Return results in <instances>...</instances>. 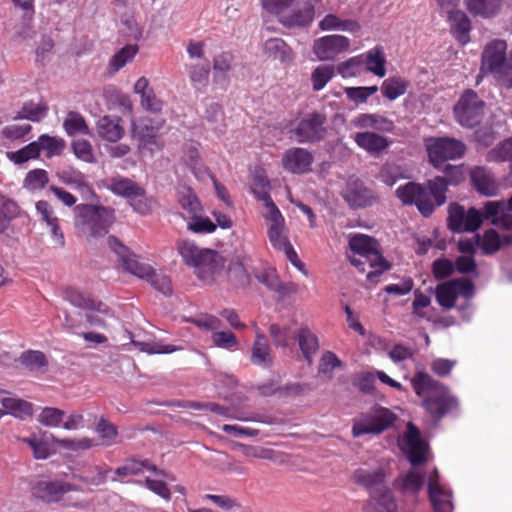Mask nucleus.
Returning <instances> with one entry per match:
<instances>
[{
  "instance_id": "obj_1",
  "label": "nucleus",
  "mask_w": 512,
  "mask_h": 512,
  "mask_svg": "<svg viewBox=\"0 0 512 512\" xmlns=\"http://www.w3.org/2000/svg\"><path fill=\"white\" fill-rule=\"evenodd\" d=\"M411 385L422 400L421 406L435 423L458 405L449 388L427 372L417 371L411 378Z\"/></svg>"
},
{
  "instance_id": "obj_2",
  "label": "nucleus",
  "mask_w": 512,
  "mask_h": 512,
  "mask_svg": "<svg viewBox=\"0 0 512 512\" xmlns=\"http://www.w3.org/2000/svg\"><path fill=\"white\" fill-rule=\"evenodd\" d=\"M447 183L444 178L437 176L425 184L408 182L399 186L395 193L405 205H416L419 212L428 217L436 207L446 201Z\"/></svg>"
},
{
  "instance_id": "obj_3",
  "label": "nucleus",
  "mask_w": 512,
  "mask_h": 512,
  "mask_svg": "<svg viewBox=\"0 0 512 512\" xmlns=\"http://www.w3.org/2000/svg\"><path fill=\"white\" fill-rule=\"evenodd\" d=\"M349 247L352 253L348 257L353 266L361 272L365 271L366 264L373 269L367 274V279L370 282H376L377 278L390 268L389 263L381 255L379 244L374 238L364 234L350 235Z\"/></svg>"
},
{
  "instance_id": "obj_4",
  "label": "nucleus",
  "mask_w": 512,
  "mask_h": 512,
  "mask_svg": "<svg viewBox=\"0 0 512 512\" xmlns=\"http://www.w3.org/2000/svg\"><path fill=\"white\" fill-rule=\"evenodd\" d=\"M73 212L75 228L88 240L104 237L115 222V210L103 205L79 204Z\"/></svg>"
},
{
  "instance_id": "obj_5",
  "label": "nucleus",
  "mask_w": 512,
  "mask_h": 512,
  "mask_svg": "<svg viewBox=\"0 0 512 512\" xmlns=\"http://www.w3.org/2000/svg\"><path fill=\"white\" fill-rule=\"evenodd\" d=\"M352 479L369 492L373 512H398L396 501L385 485L383 469L360 467L353 472Z\"/></svg>"
},
{
  "instance_id": "obj_6",
  "label": "nucleus",
  "mask_w": 512,
  "mask_h": 512,
  "mask_svg": "<svg viewBox=\"0 0 512 512\" xmlns=\"http://www.w3.org/2000/svg\"><path fill=\"white\" fill-rule=\"evenodd\" d=\"M108 245L117 254L119 262L126 271L141 279L147 280L161 293L165 295L171 294V280L168 276L157 274L150 265L140 263L137 260L136 255L132 253L129 248L123 245L116 237L109 236Z\"/></svg>"
},
{
  "instance_id": "obj_7",
  "label": "nucleus",
  "mask_w": 512,
  "mask_h": 512,
  "mask_svg": "<svg viewBox=\"0 0 512 512\" xmlns=\"http://www.w3.org/2000/svg\"><path fill=\"white\" fill-rule=\"evenodd\" d=\"M485 218V213L471 207L468 210L458 203H452L448 207V228L454 233L475 232L479 229Z\"/></svg>"
},
{
  "instance_id": "obj_8",
  "label": "nucleus",
  "mask_w": 512,
  "mask_h": 512,
  "mask_svg": "<svg viewBox=\"0 0 512 512\" xmlns=\"http://www.w3.org/2000/svg\"><path fill=\"white\" fill-rule=\"evenodd\" d=\"M484 102L472 90L466 91L454 108V114L461 126L474 127L484 115Z\"/></svg>"
},
{
  "instance_id": "obj_9",
  "label": "nucleus",
  "mask_w": 512,
  "mask_h": 512,
  "mask_svg": "<svg viewBox=\"0 0 512 512\" xmlns=\"http://www.w3.org/2000/svg\"><path fill=\"white\" fill-rule=\"evenodd\" d=\"M394 420V414L388 409H376L373 412L354 420L352 435L357 438L365 434H379L392 426Z\"/></svg>"
},
{
  "instance_id": "obj_10",
  "label": "nucleus",
  "mask_w": 512,
  "mask_h": 512,
  "mask_svg": "<svg viewBox=\"0 0 512 512\" xmlns=\"http://www.w3.org/2000/svg\"><path fill=\"white\" fill-rule=\"evenodd\" d=\"M474 284L468 279H453L437 285L436 300L444 309H451L458 296L470 299L474 295Z\"/></svg>"
},
{
  "instance_id": "obj_11",
  "label": "nucleus",
  "mask_w": 512,
  "mask_h": 512,
  "mask_svg": "<svg viewBox=\"0 0 512 512\" xmlns=\"http://www.w3.org/2000/svg\"><path fill=\"white\" fill-rule=\"evenodd\" d=\"M427 152L430 162L439 168L446 160L462 157L465 145L453 138H436L427 143Z\"/></svg>"
},
{
  "instance_id": "obj_12",
  "label": "nucleus",
  "mask_w": 512,
  "mask_h": 512,
  "mask_svg": "<svg viewBox=\"0 0 512 512\" xmlns=\"http://www.w3.org/2000/svg\"><path fill=\"white\" fill-rule=\"evenodd\" d=\"M161 125H154L153 120L148 117L132 122V137L138 141L140 151L153 154L162 148L163 144L157 135Z\"/></svg>"
},
{
  "instance_id": "obj_13",
  "label": "nucleus",
  "mask_w": 512,
  "mask_h": 512,
  "mask_svg": "<svg viewBox=\"0 0 512 512\" xmlns=\"http://www.w3.org/2000/svg\"><path fill=\"white\" fill-rule=\"evenodd\" d=\"M507 44L503 40H493L482 53L481 73H491L498 80L504 78V63Z\"/></svg>"
},
{
  "instance_id": "obj_14",
  "label": "nucleus",
  "mask_w": 512,
  "mask_h": 512,
  "mask_svg": "<svg viewBox=\"0 0 512 512\" xmlns=\"http://www.w3.org/2000/svg\"><path fill=\"white\" fill-rule=\"evenodd\" d=\"M325 123L326 116L324 114L319 112L308 113L298 123L294 129V134L301 143L321 140L326 133Z\"/></svg>"
},
{
  "instance_id": "obj_15",
  "label": "nucleus",
  "mask_w": 512,
  "mask_h": 512,
  "mask_svg": "<svg viewBox=\"0 0 512 512\" xmlns=\"http://www.w3.org/2000/svg\"><path fill=\"white\" fill-rule=\"evenodd\" d=\"M402 450L414 466L423 464L428 459V446L421 439L419 430L412 423L407 426V431L402 440Z\"/></svg>"
},
{
  "instance_id": "obj_16",
  "label": "nucleus",
  "mask_w": 512,
  "mask_h": 512,
  "mask_svg": "<svg viewBox=\"0 0 512 512\" xmlns=\"http://www.w3.org/2000/svg\"><path fill=\"white\" fill-rule=\"evenodd\" d=\"M342 196L354 209L371 206L376 201L374 192L363 181L355 178H350L347 181Z\"/></svg>"
},
{
  "instance_id": "obj_17",
  "label": "nucleus",
  "mask_w": 512,
  "mask_h": 512,
  "mask_svg": "<svg viewBox=\"0 0 512 512\" xmlns=\"http://www.w3.org/2000/svg\"><path fill=\"white\" fill-rule=\"evenodd\" d=\"M350 40L342 35H327L314 41L313 52L321 60H332L337 55L348 51Z\"/></svg>"
},
{
  "instance_id": "obj_18",
  "label": "nucleus",
  "mask_w": 512,
  "mask_h": 512,
  "mask_svg": "<svg viewBox=\"0 0 512 512\" xmlns=\"http://www.w3.org/2000/svg\"><path fill=\"white\" fill-rule=\"evenodd\" d=\"M428 494L434 512H452V493L439 482L438 471L434 469L428 477Z\"/></svg>"
},
{
  "instance_id": "obj_19",
  "label": "nucleus",
  "mask_w": 512,
  "mask_h": 512,
  "mask_svg": "<svg viewBox=\"0 0 512 512\" xmlns=\"http://www.w3.org/2000/svg\"><path fill=\"white\" fill-rule=\"evenodd\" d=\"M72 490L73 486L67 482L40 480L32 486L31 492L35 498L53 503L60 501L64 494Z\"/></svg>"
},
{
  "instance_id": "obj_20",
  "label": "nucleus",
  "mask_w": 512,
  "mask_h": 512,
  "mask_svg": "<svg viewBox=\"0 0 512 512\" xmlns=\"http://www.w3.org/2000/svg\"><path fill=\"white\" fill-rule=\"evenodd\" d=\"M485 218L495 226L512 229V195L507 201H488L484 204Z\"/></svg>"
},
{
  "instance_id": "obj_21",
  "label": "nucleus",
  "mask_w": 512,
  "mask_h": 512,
  "mask_svg": "<svg viewBox=\"0 0 512 512\" xmlns=\"http://www.w3.org/2000/svg\"><path fill=\"white\" fill-rule=\"evenodd\" d=\"M223 257L215 250H205L201 261L194 268L196 276L205 283H212L224 268Z\"/></svg>"
},
{
  "instance_id": "obj_22",
  "label": "nucleus",
  "mask_w": 512,
  "mask_h": 512,
  "mask_svg": "<svg viewBox=\"0 0 512 512\" xmlns=\"http://www.w3.org/2000/svg\"><path fill=\"white\" fill-rule=\"evenodd\" d=\"M312 162V154L306 149L298 147L287 150L282 158L284 169L295 174L310 171Z\"/></svg>"
},
{
  "instance_id": "obj_23",
  "label": "nucleus",
  "mask_w": 512,
  "mask_h": 512,
  "mask_svg": "<svg viewBox=\"0 0 512 512\" xmlns=\"http://www.w3.org/2000/svg\"><path fill=\"white\" fill-rule=\"evenodd\" d=\"M470 179L474 188L487 197L498 193L499 185L493 173L486 167L476 166L470 171Z\"/></svg>"
},
{
  "instance_id": "obj_24",
  "label": "nucleus",
  "mask_w": 512,
  "mask_h": 512,
  "mask_svg": "<svg viewBox=\"0 0 512 512\" xmlns=\"http://www.w3.org/2000/svg\"><path fill=\"white\" fill-rule=\"evenodd\" d=\"M314 18V6L310 1L303 2L292 8L283 14L280 22L290 28L305 27L309 25Z\"/></svg>"
},
{
  "instance_id": "obj_25",
  "label": "nucleus",
  "mask_w": 512,
  "mask_h": 512,
  "mask_svg": "<svg viewBox=\"0 0 512 512\" xmlns=\"http://www.w3.org/2000/svg\"><path fill=\"white\" fill-rule=\"evenodd\" d=\"M121 122V118L117 116L106 115L101 117L96 124L98 136L107 142H118L125 134V129Z\"/></svg>"
},
{
  "instance_id": "obj_26",
  "label": "nucleus",
  "mask_w": 512,
  "mask_h": 512,
  "mask_svg": "<svg viewBox=\"0 0 512 512\" xmlns=\"http://www.w3.org/2000/svg\"><path fill=\"white\" fill-rule=\"evenodd\" d=\"M36 211L40 216V220L45 222L46 225L50 228L52 238L55 243L59 246L63 247L65 245L64 234L60 229L59 220L54 215V210L51 205L44 200H40L35 204Z\"/></svg>"
},
{
  "instance_id": "obj_27",
  "label": "nucleus",
  "mask_w": 512,
  "mask_h": 512,
  "mask_svg": "<svg viewBox=\"0 0 512 512\" xmlns=\"http://www.w3.org/2000/svg\"><path fill=\"white\" fill-rule=\"evenodd\" d=\"M355 143L369 153H379L385 150L390 141L374 132H358L353 135Z\"/></svg>"
},
{
  "instance_id": "obj_28",
  "label": "nucleus",
  "mask_w": 512,
  "mask_h": 512,
  "mask_svg": "<svg viewBox=\"0 0 512 512\" xmlns=\"http://www.w3.org/2000/svg\"><path fill=\"white\" fill-rule=\"evenodd\" d=\"M1 407L5 414H10L16 418L25 419L32 415V404L10 396V393L4 390Z\"/></svg>"
},
{
  "instance_id": "obj_29",
  "label": "nucleus",
  "mask_w": 512,
  "mask_h": 512,
  "mask_svg": "<svg viewBox=\"0 0 512 512\" xmlns=\"http://www.w3.org/2000/svg\"><path fill=\"white\" fill-rule=\"evenodd\" d=\"M107 188L115 195L126 198L140 196L142 187L129 178L117 176L109 179Z\"/></svg>"
},
{
  "instance_id": "obj_30",
  "label": "nucleus",
  "mask_w": 512,
  "mask_h": 512,
  "mask_svg": "<svg viewBox=\"0 0 512 512\" xmlns=\"http://www.w3.org/2000/svg\"><path fill=\"white\" fill-rule=\"evenodd\" d=\"M251 362L262 367L272 364L270 345L266 336L258 328H256V339L252 347Z\"/></svg>"
},
{
  "instance_id": "obj_31",
  "label": "nucleus",
  "mask_w": 512,
  "mask_h": 512,
  "mask_svg": "<svg viewBox=\"0 0 512 512\" xmlns=\"http://www.w3.org/2000/svg\"><path fill=\"white\" fill-rule=\"evenodd\" d=\"M362 55L363 68L378 77H384L386 74V58L382 47L376 46Z\"/></svg>"
},
{
  "instance_id": "obj_32",
  "label": "nucleus",
  "mask_w": 512,
  "mask_h": 512,
  "mask_svg": "<svg viewBox=\"0 0 512 512\" xmlns=\"http://www.w3.org/2000/svg\"><path fill=\"white\" fill-rule=\"evenodd\" d=\"M65 299L68 300L73 306L81 309H94L102 315H110V308L100 301H94L86 298L81 292L67 288L65 290Z\"/></svg>"
},
{
  "instance_id": "obj_33",
  "label": "nucleus",
  "mask_w": 512,
  "mask_h": 512,
  "mask_svg": "<svg viewBox=\"0 0 512 512\" xmlns=\"http://www.w3.org/2000/svg\"><path fill=\"white\" fill-rule=\"evenodd\" d=\"M353 125L358 128H371L381 132H391L394 129V123L379 114H359L354 120Z\"/></svg>"
},
{
  "instance_id": "obj_34",
  "label": "nucleus",
  "mask_w": 512,
  "mask_h": 512,
  "mask_svg": "<svg viewBox=\"0 0 512 512\" xmlns=\"http://www.w3.org/2000/svg\"><path fill=\"white\" fill-rule=\"evenodd\" d=\"M131 343L140 351L148 354H168L181 350V347L175 345H164L161 342L154 341L151 338L145 340L135 339L130 331H126Z\"/></svg>"
},
{
  "instance_id": "obj_35",
  "label": "nucleus",
  "mask_w": 512,
  "mask_h": 512,
  "mask_svg": "<svg viewBox=\"0 0 512 512\" xmlns=\"http://www.w3.org/2000/svg\"><path fill=\"white\" fill-rule=\"evenodd\" d=\"M396 487L405 494L416 495L424 484V474L417 469H411L406 474L399 476Z\"/></svg>"
},
{
  "instance_id": "obj_36",
  "label": "nucleus",
  "mask_w": 512,
  "mask_h": 512,
  "mask_svg": "<svg viewBox=\"0 0 512 512\" xmlns=\"http://www.w3.org/2000/svg\"><path fill=\"white\" fill-rule=\"evenodd\" d=\"M257 280L267 287L270 291L276 292L281 296L294 292L293 285H284L273 269H265L256 274Z\"/></svg>"
},
{
  "instance_id": "obj_37",
  "label": "nucleus",
  "mask_w": 512,
  "mask_h": 512,
  "mask_svg": "<svg viewBox=\"0 0 512 512\" xmlns=\"http://www.w3.org/2000/svg\"><path fill=\"white\" fill-rule=\"evenodd\" d=\"M449 21L451 30L457 40L461 44H466L469 41V31L471 28L467 15L460 10H456L449 14Z\"/></svg>"
},
{
  "instance_id": "obj_38",
  "label": "nucleus",
  "mask_w": 512,
  "mask_h": 512,
  "mask_svg": "<svg viewBox=\"0 0 512 512\" xmlns=\"http://www.w3.org/2000/svg\"><path fill=\"white\" fill-rule=\"evenodd\" d=\"M205 250V248H199L190 240H179L177 242V251L182 257L183 262L193 268L201 261Z\"/></svg>"
},
{
  "instance_id": "obj_39",
  "label": "nucleus",
  "mask_w": 512,
  "mask_h": 512,
  "mask_svg": "<svg viewBox=\"0 0 512 512\" xmlns=\"http://www.w3.org/2000/svg\"><path fill=\"white\" fill-rule=\"evenodd\" d=\"M178 202L182 209V217L186 221L199 213H203V206L196 194L190 189H185L180 193Z\"/></svg>"
},
{
  "instance_id": "obj_40",
  "label": "nucleus",
  "mask_w": 512,
  "mask_h": 512,
  "mask_svg": "<svg viewBox=\"0 0 512 512\" xmlns=\"http://www.w3.org/2000/svg\"><path fill=\"white\" fill-rule=\"evenodd\" d=\"M297 339L304 358L311 364L313 362V355L319 348L317 336L308 328L304 327L299 330Z\"/></svg>"
},
{
  "instance_id": "obj_41",
  "label": "nucleus",
  "mask_w": 512,
  "mask_h": 512,
  "mask_svg": "<svg viewBox=\"0 0 512 512\" xmlns=\"http://www.w3.org/2000/svg\"><path fill=\"white\" fill-rule=\"evenodd\" d=\"M512 242V235L501 237L494 229L487 230L480 238L479 246L486 254L498 251L502 246Z\"/></svg>"
},
{
  "instance_id": "obj_42",
  "label": "nucleus",
  "mask_w": 512,
  "mask_h": 512,
  "mask_svg": "<svg viewBox=\"0 0 512 512\" xmlns=\"http://www.w3.org/2000/svg\"><path fill=\"white\" fill-rule=\"evenodd\" d=\"M37 144L40 152L44 151L48 158L61 155L66 146L64 139L47 134L39 136Z\"/></svg>"
},
{
  "instance_id": "obj_43",
  "label": "nucleus",
  "mask_w": 512,
  "mask_h": 512,
  "mask_svg": "<svg viewBox=\"0 0 512 512\" xmlns=\"http://www.w3.org/2000/svg\"><path fill=\"white\" fill-rule=\"evenodd\" d=\"M63 128L69 136L77 134L90 135V130L84 117L78 112L70 111L63 122Z\"/></svg>"
},
{
  "instance_id": "obj_44",
  "label": "nucleus",
  "mask_w": 512,
  "mask_h": 512,
  "mask_svg": "<svg viewBox=\"0 0 512 512\" xmlns=\"http://www.w3.org/2000/svg\"><path fill=\"white\" fill-rule=\"evenodd\" d=\"M265 53L282 62L292 60L291 49L280 38L268 39L264 44Z\"/></svg>"
},
{
  "instance_id": "obj_45",
  "label": "nucleus",
  "mask_w": 512,
  "mask_h": 512,
  "mask_svg": "<svg viewBox=\"0 0 512 512\" xmlns=\"http://www.w3.org/2000/svg\"><path fill=\"white\" fill-rule=\"evenodd\" d=\"M408 83L400 77H389L383 81L381 91L384 97L395 100L407 90Z\"/></svg>"
},
{
  "instance_id": "obj_46",
  "label": "nucleus",
  "mask_w": 512,
  "mask_h": 512,
  "mask_svg": "<svg viewBox=\"0 0 512 512\" xmlns=\"http://www.w3.org/2000/svg\"><path fill=\"white\" fill-rule=\"evenodd\" d=\"M235 57L232 53L223 51L213 58L214 78H226L229 71L233 69Z\"/></svg>"
},
{
  "instance_id": "obj_47",
  "label": "nucleus",
  "mask_w": 512,
  "mask_h": 512,
  "mask_svg": "<svg viewBox=\"0 0 512 512\" xmlns=\"http://www.w3.org/2000/svg\"><path fill=\"white\" fill-rule=\"evenodd\" d=\"M500 3V0H467V7L476 15L489 17L499 10Z\"/></svg>"
},
{
  "instance_id": "obj_48",
  "label": "nucleus",
  "mask_w": 512,
  "mask_h": 512,
  "mask_svg": "<svg viewBox=\"0 0 512 512\" xmlns=\"http://www.w3.org/2000/svg\"><path fill=\"white\" fill-rule=\"evenodd\" d=\"M136 44H128L121 48L110 60V66L114 72L119 71L127 63L131 62L138 53Z\"/></svg>"
},
{
  "instance_id": "obj_49",
  "label": "nucleus",
  "mask_w": 512,
  "mask_h": 512,
  "mask_svg": "<svg viewBox=\"0 0 512 512\" xmlns=\"http://www.w3.org/2000/svg\"><path fill=\"white\" fill-rule=\"evenodd\" d=\"M199 213L187 220V229L195 234H210L216 230L217 225L208 217Z\"/></svg>"
},
{
  "instance_id": "obj_50",
  "label": "nucleus",
  "mask_w": 512,
  "mask_h": 512,
  "mask_svg": "<svg viewBox=\"0 0 512 512\" xmlns=\"http://www.w3.org/2000/svg\"><path fill=\"white\" fill-rule=\"evenodd\" d=\"M127 464H128L129 472L131 475H138L144 469H146L148 471L153 472L156 476L166 478L170 481L174 480V477L171 474L167 473L164 470L158 469L154 464L150 463L149 460L139 461V460L131 459V460L127 461Z\"/></svg>"
},
{
  "instance_id": "obj_51",
  "label": "nucleus",
  "mask_w": 512,
  "mask_h": 512,
  "mask_svg": "<svg viewBox=\"0 0 512 512\" xmlns=\"http://www.w3.org/2000/svg\"><path fill=\"white\" fill-rule=\"evenodd\" d=\"M334 67L331 65H319L311 74V82L314 91L322 90L325 85L333 78Z\"/></svg>"
},
{
  "instance_id": "obj_52",
  "label": "nucleus",
  "mask_w": 512,
  "mask_h": 512,
  "mask_svg": "<svg viewBox=\"0 0 512 512\" xmlns=\"http://www.w3.org/2000/svg\"><path fill=\"white\" fill-rule=\"evenodd\" d=\"M364 71L362 64V55L354 56L337 65V72L343 78L354 77L360 75Z\"/></svg>"
},
{
  "instance_id": "obj_53",
  "label": "nucleus",
  "mask_w": 512,
  "mask_h": 512,
  "mask_svg": "<svg viewBox=\"0 0 512 512\" xmlns=\"http://www.w3.org/2000/svg\"><path fill=\"white\" fill-rule=\"evenodd\" d=\"M128 202L134 211L141 215L150 214L157 204L156 200L152 196H148L143 188L140 196L131 197Z\"/></svg>"
},
{
  "instance_id": "obj_54",
  "label": "nucleus",
  "mask_w": 512,
  "mask_h": 512,
  "mask_svg": "<svg viewBox=\"0 0 512 512\" xmlns=\"http://www.w3.org/2000/svg\"><path fill=\"white\" fill-rule=\"evenodd\" d=\"M228 279L237 288H244L250 284V276L241 263H234L229 266Z\"/></svg>"
},
{
  "instance_id": "obj_55",
  "label": "nucleus",
  "mask_w": 512,
  "mask_h": 512,
  "mask_svg": "<svg viewBox=\"0 0 512 512\" xmlns=\"http://www.w3.org/2000/svg\"><path fill=\"white\" fill-rule=\"evenodd\" d=\"M190 81L195 86H206L209 81L210 66L208 64L196 63L188 67Z\"/></svg>"
},
{
  "instance_id": "obj_56",
  "label": "nucleus",
  "mask_w": 512,
  "mask_h": 512,
  "mask_svg": "<svg viewBox=\"0 0 512 512\" xmlns=\"http://www.w3.org/2000/svg\"><path fill=\"white\" fill-rule=\"evenodd\" d=\"M20 363L30 370H39L47 365V359L44 353L40 351L29 350L23 352L19 358Z\"/></svg>"
},
{
  "instance_id": "obj_57",
  "label": "nucleus",
  "mask_w": 512,
  "mask_h": 512,
  "mask_svg": "<svg viewBox=\"0 0 512 512\" xmlns=\"http://www.w3.org/2000/svg\"><path fill=\"white\" fill-rule=\"evenodd\" d=\"M40 150L37 144V140L34 142H31L27 146L23 147L22 149L15 151V152H9L8 158L13 161L16 164H22L30 159H35L39 156Z\"/></svg>"
},
{
  "instance_id": "obj_58",
  "label": "nucleus",
  "mask_w": 512,
  "mask_h": 512,
  "mask_svg": "<svg viewBox=\"0 0 512 512\" xmlns=\"http://www.w3.org/2000/svg\"><path fill=\"white\" fill-rule=\"evenodd\" d=\"M65 412L58 408L46 407L38 415V422L47 427H58L63 420Z\"/></svg>"
},
{
  "instance_id": "obj_59",
  "label": "nucleus",
  "mask_w": 512,
  "mask_h": 512,
  "mask_svg": "<svg viewBox=\"0 0 512 512\" xmlns=\"http://www.w3.org/2000/svg\"><path fill=\"white\" fill-rule=\"evenodd\" d=\"M204 118L211 124L213 130L223 131V111L219 104L214 102L207 104Z\"/></svg>"
},
{
  "instance_id": "obj_60",
  "label": "nucleus",
  "mask_w": 512,
  "mask_h": 512,
  "mask_svg": "<svg viewBox=\"0 0 512 512\" xmlns=\"http://www.w3.org/2000/svg\"><path fill=\"white\" fill-rule=\"evenodd\" d=\"M72 149L78 159L87 163H94L96 161L92 145L88 140L79 139L73 141Z\"/></svg>"
},
{
  "instance_id": "obj_61",
  "label": "nucleus",
  "mask_w": 512,
  "mask_h": 512,
  "mask_svg": "<svg viewBox=\"0 0 512 512\" xmlns=\"http://www.w3.org/2000/svg\"><path fill=\"white\" fill-rule=\"evenodd\" d=\"M48 183V175L45 170L35 169L30 171L24 181V185L29 190H39Z\"/></svg>"
},
{
  "instance_id": "obj_62",
  "label": "nucleus",
  "mask_w": 512,
  "mask_h": 512,
  "mask_svg": "<svg viewBox=\"0 0 512 512\" xmlns=\"http://www.w3.org/2000/svg\"><path fill=\"white\" fill-rule=\"evenodd\" d=\"M265 209L263 217L268 223V228L285 227L284 217L273 201L265 204Z\"/></svg>"
},
{
  "instance_id": "obj_63",
  "label": "nucleus",
  "mask_w": 512,
  "mask_h": 512,
  "mask_svg": "<svg viewBox=\"0 0 512 512\" xmlns=\"http://www.w3.org/2000/svg\"><path fill=\"white\" fill-rule=\"evenodd\" d=\"M340 365V359L333 352L327 351L321 357L318 373L331 379L332 371Z\"/></svg>"
},
{
  "instance_id": "obj_64",
  "label": "nucleus",
  "mask_w": 512,
  "mask_h": 512,
  "mask_svg": "<svg viewBox=\"0 0 512 512\" xmlns=\"http://www.w3.org/2000/svg\"><path fill=\"white\" fill-rule=\"evenodd\" d=\"M488 157L495 161H512V136L492 149Z\"/></svg>"
}]
</instances>
